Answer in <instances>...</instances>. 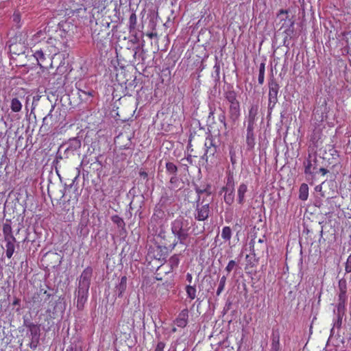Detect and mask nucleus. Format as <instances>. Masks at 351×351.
<instances>
[{
    "label": "nucleus",
    "instance_id": "obj_1",
    "mask_svg": "<svg viewBox=\"0 0 351 351\" xmlns=\"http://www.w3.org/2000/svg\"><path fill=\"white\" fill-rule=\"evenodd\" d=\"M81 146V140L78 137L70 138L67 141L62 143L58 147L56 159L53 160L52 165H50V167H49L48 165H45L43 167V173L48 171L49 173H52V170L54 169L57 176H60V169L64 165L62 160L79 158Z\"/></svg>",
    "mask_w": 351,
    "mask_h": 351
},
{
    "label": "nucleus",
    "instance_id": "obj_2",
    "mask_svg": "<svg viewBox=\"0 0 351 351\" xmlns=\"http://www.w3.org/2000/svg\"><path fill=\"white\" fill-rule=\"evenodd\" d=\"M260 243V247L255 248L256 237L251 239L249 243L251 255L247 254L245 256L246 265L245 269H249L256 267L258 262V256L263 253L264 250L267 248L266 239L265 236L258 239Z\"/></svg>",
    "mask_w": 351,
    "mask_h": 351
},
{
    "label": "nucleus",
    "instance_id": "obj_3",
    "mask_svg": "<svg viewBox=\"0 0 351 351\" xmlns=\"http://www.w3.org/2000/svg\"><path fill=\"white\" fill-rule=\"evenodd\" d=\"M48 194L51 199H52V201H58L59 199L63 198V199L60 202V206L61 208L62 212L64 213H71L72 215H73L74 209L77 202V199L75 196H74L73 197H70L67 199L66 196H65L64 194L62 193H61L60 195L56 196L53 194L52 186H48Z\"/></svg>",
    "mask_w": 351,
    "mask_h": 351
},
{
    "label": "nucleus",
    "instance_id": "obj_4",
    "mask_svg": "<svg viewBox=\"0 0 351 351\" xmlns=\"http://www.w3.org/2000/svg\"><path fill=\"white\" fill-rule=\"evenodd\" d=\"M134 328V320L132 315L122 316L117 329L119 338L126 341L131 337V333Z\"/></svg>",
    "mask_w": 351,
    "mask_h": 351
},
{
    "label": "nucleus",
    "instance_id": "obj_5",
    "mask_svg": "<svg viewBox=\"0 0 351 351\" xmlns=\"http://www.w3.org/2000/svg\"><path fill=\"white\" fill-rule=\"evenodd\" d=\"M171 230L173 234L177 238V241H174L173 247L178 243L183 244L189 236L188 228H183V223L181 220H175L172 223Z\"/></svg>",
    "mask_w": 351,
    "mask_h": 351
},
{
    "label": "nucleus",
    "instance_id": "obj_6",
    "mask_svg": "<svg viewBox=\"0 0 351 351\" xmlns=\"http://www.w3.org/2000/svg\"><path fill=\"white\" fill-rule=\"evenodd\" d=\"M304 165L306 174L315 175L322 173L324 176L329 172L326 169L318 165V161L315 158L311 159L310 156L309 158L304 162Z\"/></svg>",
    "mask_w": 351,
    "mask_h": 351
},
{
    "label": "nucleus",
    "instance_id": "obj_7",
    "mask_svg": "<svg viewBox=\"0 0 351 351\" xmlns=\"http://www.w3.org/2000/svg\"><path fill=\"white\" fill-rule=\"evenodd\" d=\"M279 84L274 80L269 83V104L268 110H271L278 102Z\"/></svg>",
    "mask_w": 351,
    "mask_h": 351
},
{
    "label": "nucleus",
    "instance_id": "obj_8",
    "mask_svg": "<svg viewBox=\"0 0 351 351\" xmlns=\"http://www.w3.org/2000/svg\"><path fill=\"white\" fill-rule=\"evenodd\" d=\"M164 215V211L161 209H155L149 223V229L152 228V231L156 233L158 228L162 225Z\"/></svg>",
    "mask_w": 351,
    "mask_h": 351
},
{
    "label": "nucleus",
    "instance_id": "obj_9",
    "mask_svg": "<svg viewBox=\"0 0 351 351\" xmlns=\"http://www.w3.org/2000/svg\"><path fill=\"white\" fill-rule=\"evenodd\" d=\"M90 287L78 285L77 291V307L78 309H82L84 304L86 302L88 297V290Z\"/></svg>",
    "mask_w": 351,
    "mask_h": 351
},
{
    "label": "nucleus",
    "instance_id": "obj_10",
    "mask_svg": "<svg viewBox=\"0 0 351 351\" xmlns=\"http://www.w3.org/2000/svg\"><path fill=\"white\" fill-rule=\"evenodd\" d=\"M80 167L82 169V176H88L89 174L94 173L93 170L96 169L97 170L99 169V168H101V164L97 162H94L91 164H89V162L86 160L85 158L82 159V161L81 162Z\"/></svg>",
    "mask_w": 351,
    "mask_h": 351
},
{
    "label": "nucleus",
    "instance_id": "obj_11",
    "mask_svg": "<svg viewBox=\"0 0 351 351\" xmlns=\"http://www.w3.org/2000/svg\"><path fill=\"white\" fill-rule=\"evenodd\" d=\"M210 213V208L209 204L206 203L205 204H197L196 208V213L195 215V218L198 221H204L206 220Z\"/></svg>",
    "mask_w": 351,
    "mask_h": 351
},
{
    "label": "nucleus",
    "instance_id": "obj_12",
    "mask_svg": "<svg viewBox=\"0 0 351 351\" xmlns=\"http://www.w3.org/2000/svg\"><path fill=\"white\" fill-rule=\"evenodd\" d=\"M189 322V310L186 308L182 309L173 321L174 324L181 328H185Z\"/></svg>",
    "mask_w": 351,
    "mask_h": 351
},
{
    "label": "nucleus",
    "instance_id": "obj_13",
    "mask_svg": "<svg viewBox=\"0 0 351 351\" xmlns=\"http://www.w3.org/2000/svg\"><path fill=\"white\" fill-rule=\"evenodd\" d=\"M204 146L205 153L202 156V158L208 160L209 158L215 156V154L217 152V147L213 144V141L210 138H207L206 139Z\"/></svg>",
    "mask_w": 351,
    "mask_h": 351
},
{
    "label": "nucleus",
    "instance_id": "obj_14",
    "mask_svg": "<svg viewBox=\"0 0 351 351\" xmlns=\"http://www.w3.org/2000/svg\"><path fill=\"white\" fill-rule=\"evenodd\" d=\"M92 275V267H87L86 268H85L80 277L79 285L90 287Z\"/></svg>",
    "mask_w": 351,
    "mask_h": 351
},
{
    "label": "nucleus",
    "instance_id": "obj_15",
    "mask_svg": "<svg viewBox=\"0 0 351 351\" xmlns=\"http://www.w3.org/2000/svg\"><path fill=\"white\" fill-rule=\"evenodd\" d=\"M228 114L229 119L235 123L240 117V104L230 105Z\"/></svg>",
    "mask_w": 351,
    "mask_h": 351
},
{
    "label": "nucleus",
    "instance_id": "obj_16",
    "mask_svg": "<svg viewBox=\"0 0 351 351\" xmlns=\"http://www.w3.org/2000/svg\"><path fill=\"white\" fill-rule=\"evenodd\" d=\"M172 271V269L168 267L165 263H164L158 267L156 272V278L158 280H162L163 275H167Z\"/></svg>",
    "mask_w": 351,
    "mask_h": 351
},
{
    "label": "nucleus",
    "instance_id": "obj_17",
    "mask_svg": "<svg viewBox=\"0 0 351 351\" xmlns=\"http://www.w3.org/2000/svg\"><path fill=\"white\" fill-rule=\"evenodd\" d=\"M294 23V21L292 19H288L287 27L284 30V33L286 34L283 42L284 45H287V41L292 38L295 32Z\"/></svg>",
    "mask_w": 351,
    "mask_h": 351
},
{
    "label": "nucleus",
    "instance_id": "obj_18",
    "mask_svg": "<svg viewBox=\"0 0 351 351\" xmlns=\"http://www.w3.org/2000/svg\"><path fill=\"white\" fill-rule=\"evenodd\" d=\"M4 241H5L6 256L8 258H11L14 252V250H15L14 243L16 241V238H13L11 239H4Z\"/></svg>",
    "mask_w": 351,
    "mask_h": 351
},
{
    "label": "nucleus",
    "instance_id": "obj_19",
    "mask_svg": "<svg viewBox=\"0 0 351 351\" xmlns=\"http://www.w3.org/2000/svg\"><path fill=\"white\" fill-rule=\"evenodd\" d=\"M126 287H127V277L124 276L121 278L120 282L115 287V292L119 298H121L123 296V293L126 290Z\"/></svg>",
    "mask_w": 351,
    "mask_h": 351
},
{
    "label": "nucleus",
    "instance_id": "obj_20",
    "mask_svg": "<svg viewBox=\"0 0 351 351\" xmlns=\"http://www.w3.org/2000/svg\"><path fill=\"white\" fill-rule=\"evenodd\" d=\"M224 97L229 102L230 105L239 104L237 99V93L233 90H228L224 93Z\"/></svg>",
    "mask_w": 351,
    "mask_h": 351
},
{
    "label": "nucleus",
    "instance_id": "obj_21",
    "mask_svg": "<svg viewBox=\"0 0 351 351\" xmlns=\"http://www.w3.org/2000/svg\"><path fill=\"white\" fill-rule=\"evenodd\" d=\"M27 327L31 333L32 339L37 340L40 336V327L34 323H29Z\"/></svg>",
    "mask_w": 351,
    "mask_h": 351
},
{
    "label": "nucleus",
    "instance_id": "obj_22",
    "mask_svg": "<svg viewBox=\"0 0 351 351\" xmlns=\"http://www.w3.org/2000/svg\"><path fill=\"white\" fill-rule=\"evenodd\" d=\"M280 348V335L277 332L272 335L271 351H279Z\"/></svg>",
    "mask_w": 351,
    "mask_h": 351
},
{
    "label": "nucleus",
    "instance_id": "obj_23",
    "mask_svg": "<svg viewBox=\"0 0 351 351\" xmlns=\"http://www.w3.org/2000/svg\"><path fill=\"white\" fill-rule=\"evenodd\" d=\"M165 263L173 271L174 269L178 267L180 263L179 256L177 254L173 255Z\"/></svg>",
    "mask_w": 351,
    "mask_h": 351
},
{
    "label": "nucleus",
    "instance_id": "obj_24",
    "mask_svg": "<svg viewBox=\"0 0 351 351\" xmlns=\"http://www.w3.org/2000/svg\"><path fill=\"white\" fill-rule=\"evenodd\" d=\"M3 234L4 239L15 238L12 234V228L10 223H5L3 226Z\"/></svg>",
    "mask_w": 351,
    "mask_h": 351
},
{
    "label": "nucleus",
    "instance_id": "obj_25",
    "mask_svg": "<svg viewBox=\"0 0 351 351\" xmlns=\"http://www.w3.org/2000/svg\"><path fill=\"white\" fill-rule=\"evenodd\" d=\"M187 298L190 300H193L197 296V289L195 285H187L185 287Z\"/></svg>",
    "mask_w": 351,
    "mask_h": 351
},
{
    "label": "nucleus",
    "instance_id": "obj_26",
    "mask_svg": "<svg viewBox=\"0 0 351 351\" xmlns=\"http://www.w3.org/2000/svg\"><path fill=\"white\" fill-rule=\"evenodd\" d=\"M171 188L172 189H180L184 184V182L181 181L180 177H171L170 179Z\"/></svg>",
    "mask_w": 351,
    "mask_h": 351
},
{
    "label": "nucleus",
    "instance_id": "obj_27",
    "mask_svg": "<svg viewBox=\"0 0 351 351\" xmlns=\"http://www.w3.org/2000/svg\"><path fill=\"white\" fill-rule=\"evenodd\" d=\"M346 286L339 283V302L346 303L347 295H346Z\"/></svg>",
    "mask_w": 351,
    "mask_h": 351
},
{
    "label": "nucleus",
    "instance_id": "obj_28",
    "mask_svg": "<svg viewBox=\"0 0 351 351\" xmlns=\"http://www.w3.org/2000/svg\"><path fill=\"white\" fill-rule=\"evenodd\" d=\"M308 196V186L306 184H302L299 190V197L302 200H306Z\"/></svg>",
    "mask_w": 351,
    "mask_h": 351
},
{
    "label": "nucleus",
    "instance_id": "obj_29",
    "mask_svg": "<svg viewBox=\"0 0 351 351\" xmlns=\"http://www.w3.org/2000/svg\"><path fill=\"white\" fill-rule=\"evenodd\" d=\"M258 114V106L256 105L252 106L249 110L247 122L255 123L256 117Z\"/></svg>",
    "mask_w": 351,
    "mask_h": 351
},
{
    "label": "nucleus",
    "instance_id": "obj_30",
    "mask_svg": "<svg viewBox=\"0 0 351 351\" xmlns=\"http://www.w3.org/2000/svg\"><path fill=\"white\" fill-rule=\"evenodd\" d=\"M246 191L247 186L244 184H241L238 189V200L239 204H242L243 202Z\"/></svg>",
    "mask_w": 351,
    "mask_h": 351
},
{
    "label": "nucleus",
    "instance_id": "obj_31",
    "mask_svg": "<svg viewBox=\"0 0 351 351\" xmlns=\"http://www.w3.org/2000/svg\"><path fill=\"white\" fill-rule=\"evenodd\" d=\"M10 108L13 112H18L21 110L22 104L17 98H14L12 99Z\"/></svg>",
    "mask_w": 351,
    "mask_h": 351
},
{
    "label": "nucleus",
    "instance_id": "obj_32",
    "mask_svg": "<svg viewBox=\"0 0 351 351\" xmlns=\"http://www.w3.org/2000/svg\"><path fill=\"white\" fill-rule=\"evenodd\" d=\"M195 189H196V192L197 193L199 197L200 196V195H202L204 193H206L208 195H210L211 193V191H210L211 186H210V185H209L208 184L204 185L202 187L197 186L196 185Z\"/></svg>",
    "mask_w": 351,
    "mask_h": 351
},
{
    "label": "nucleus",
    "instance_id": "obj_33",
    "mask_svg": "<svg viewBox=\"0 0 351 351\" xmlns=\"http://www.w3.org/2000/svg\"><path fill=\"white\" fill-rule=\"evenodd\" d=\"M232 237V230L229 226H225L222 228L221 237L223 240L229 241Z\"/></svg>",
    "mask_w": 351,
    "mask_h": 351
},
{
    "label": "nucleus",
    "instance_id": "obj_34",
    "mask_svg": "<svg viewBox=\"0 0 351 351\" xmlns=\"http://www.w3.org/2000/svg\"><path fill=\"white\" fill-rule=\"evenodd\" d=\"M34 58L36 59L37 62H38V64L40 66V67H43V62H44V60H45V54L43 52V51L41 50H38L36 51L34 54Z\"/></svg>",
    "mask_w": 351,
    "mask_h": 351
},
{
    "label": "nucleus",
    "instance_id": "obj_35",
    "mask_svg": "<svg viewBox=\"0 0 351 351\" xmlns=\"http://www.w3.org/2000/svg\"><path fill=\"white\" fill-rule=\"evenodd\" d=\"M136 20H137V18H136V15L135 13H132L130 16V19H129V29H130V32H132L133 30L135 29L136 28Z\"/></svg>",
    "mask_w": 351,
    "mask_h": 351
},
{
    "label": "nucleus",
    "instance_id": "obj_36",
    "mask_svg": "<svg viewBox=\"0 0 351 351\" xmlns=\"http://www.w3.org/2000/svg\"><path fill=\"white\" fill-rule=\"evenodd\" d=\"M246 143L248 149H252L255 145L254 133H247Z\"/></svg>",
    "mask_w": 351,
    "mask_h": 351
},
{
    "label": "nucleus",
    "instance_id": "obj_37",
    "mask_svg": "<svg viewBox=\"0 0 351 351\" xmlns=\"http://www.w3.org/2000/svg\"><path fill=\"white\" fill-rule=\"evenodd\" d=\"M226 282V276H223L222 277H221L220 280H219V286H218V288H217V292H216L217 295L219 296L222 293V291H223V289L225 288Z\"/></svg>",
    "mask_w": 351,
    "mask_h": 351
},
{
    "label": "nucleus",
    "instance_id": "obj_38",
    "mask_svg": "<svg viewBox=\"0 0 351 351\" xmlns=\"http://www.w3.org/2000/svg\"><path fill=\"white\" fill-rule=\"evenodd\" d=\"M21 14L19 12H15L12 15V21L15 23L16 27L18 29L21 27Z\"/></svg>",
    "mask_w": 351,
    "mask_h": 351
},
{
    "label": "nucleus",
    "instance_id": "obj_39",
    "mask_svg": "<svg viewBox=\"0 0 351 351\" xmlns=\"http://www.w3.org/2000/svg\"><path fill=\"white\" fill-rule=\"evenodd\" d=\"M42 294L46 295L45 300H49L50 298V297L51 296V295L49 293H48L47 291V290L40 288L39 290V292L37 294H35L34 295V297H33L34 301L36 302V300Z\"/></svg>",
    "mask_w": 351,
    "mask_h": 351
},
{
    "label": "nucleus",
    "instance_id": "obj_40",
    "mask_svg": "<svg viewBox=\"0 0 351 351\" xmlns=\"http://www.w3.org/2000/svg\"><path fill=\"white\" fill-rule=\"evenodd\" d=\"M112 221H113V223H116L119 227H123L125 226L123 219L119 215L112 216Z\"/></svg>",
    "mask_w": 351,
    "mask_h": 351
},
{
    "label": "nucleus",
    "instance_id": "obj_41",
    "mask_svg": "<svg viewBox=\"0 0 351 351\" xmlns=\"http://www.w3.org/2000/svg\"><path fill=\"white\" fill-rule=\"evenodd\" d=\"M166 168L169 173H175L177 171V167L173 162H167Z\"/></svg>",
    "mask_w": 351,
    "mask_h": 351
},
{
    "label": "nucleus",
    "instance_id": "obj_42",
    "mask_svg": "<svg viewBox=\"0 0 351 351\" xmlns=\"http://www.w3.org/2000/svg\"><path fill=\"white\" fill-rule=\"evenodd\" d=\"M346 303H342V302H338L337 304V315H343L346 311Z\"/></svg>",
    "mask_w": 351,
    "mask_h": 351
},
{
    "label": "nucleus",
    "instance_id": "obj_43",
    "mask_svg": "<svg viewBox=\"0 0 351 351\" xmlns=\"http://www.w3.org/2000/svg\"><path fill=\"white\" fill-rule=\"evenodd\" d=\"M230 160L232 162V165L233 167L234 165L237 163V156H236V152L232 147H231L230 149Z\"/></svg>",
    "mask_w": 351,
    "mask_h": 351
},
{
    "label": "nucleus",
    "instance_id": "obj_44",
    "mask_svg": "<svg viewBox=\"0 0 351 351\" xmlns=\"http://www.w3.org/2000/svg\"><path fill=\"white\" fill-rule=\"evenodd\" d=\"M237 266V263L234 260H231L228 262L227 266L226 267L225 270L229 274L230 271L233 270V269Z\"/></svg>",
    "mask_w": 351,
    "mask_h": 351
},
{
    "label": "nucleus",
    "instance_id": "obj_45",
    "mask_svg": "<svg viewBox=\"0 0 351 351\" xmlns=\"http://www.w3.org/2000/svg\"><path fill=\"white\" fill-rule=\"evenodd\" d=\"M220 110H221V114L219 116V120L223 125L225 129H226L227 128V123L226 122L225 112L221 108H220Z\"/></svg>",
    "mask_w": 351,
    "mask_h": 351
},
{
    "label": "nucleus",
    "instance_id": "obj_46",
    "mask_svg": "<svg viewBox=\"0 0 351 351\" xmlns=\"http://www.w3.org/2000/svg\"><path fill=\"white\" fill-rule=\"evenodd\" d=\"M345 270L347 273L351 272V254L348 256L346 263Z\"/></svg>",
    "mask_w": 351,
    "mask_h": 351
},
{
    "label": "nucleus",
    "instance_id": "obj_47",
    "mask_svg": "<svg viewBox=\"0 0 351 351\" xmlns=\"http://www.w3.org/2000/svg\"><path fill=\"white\" fill-rule=\"evenodd\" d=\"M79 91H80L82 94L87 95L90 97H93L95 94V92L93 90H84L79 88Z\"/></svg>",
    "mask_w": 351,
    "mask_h": 351
},
{
    "label": "nucleus",
    "instance_id": "obj_48",
    "mask_svg": "<svg viewBox=\"0 0 351 351\" xmlns=\"http://www.w3.org/2000/svg\"><path fill=\"white\" fill-rule=\"evenodd\" d=\"M165 348V343L162 341H159L155 349H154V351H164V349Z\"/></svg>",
    "mask_w": 351,
    "mask_h": 351
},
{
    "label": "nucleus",
    "instance_id": "obj_49",
    "mask_svg": "<svg viewBox=\"0 0 351 351\" xmlns=\"http://www.w3.org/2000/svg\"><path fill=\"white\" fill-rule=\"evenodd\" d=\"M60 182L64 183L66 186H71L72 184L74 183L75 180L77 178V177H74V179L71 180V182L69 184H67L66 181L64 180V177L60 176L58 177Z\"/></svg>",
    "mask_w": 351,
    "mask_h": 351
},
{
    "label": "nucleus",
    "instance_id": "obj_50",
    "mask_svg": "<svg viewBox=\"0 0 351 351\" xmlns=\"http://www.w3.org/2000/svg\"><path fill=\"white\" fill-rule=\"evenodd\" d=\"M214 68L215 69V73H216L215 79H216V80H219V71H220L219 64L218 62H216L215 66H214Z\"/></svg>",
    "mask_w": 351,
    "mask_h": 351
},
{
    "label": "nucleus",
    "instance_id": "obj_51",
    "mask_svg": "<svg viewBox=\"0 0 351 351\" xmlns=\"http://www.w3.org/2000/svg\"><path fill=\"white\" fill-rule=\"evenodd\" d=\"M55 106H56L55 104L51 106V108L49 112L48 113V114L46 117H44L43 122L47 121L49 119H51L52 117V112L53 111Z\"/></svg>",
    "mask_w": 351,
    "mask_h": 351
},
{
    "label": "nucleus",
    "instance_id": "obj_52",
    "mask_svg": "<svg viewBox=\"0 0 351 351\" xmlns=\"http://www.w3.org/2000/svg\"><path fill=\"white\" fill-rule=\"evenodd\" d=\"M255 123L247 122V133H254V125Z\"/></svg>",
    "mask_w": 351,
    "mask_h": 351
},
{
    "label": "nucleus",
    "instance_id": "obj_53",
    "mask_svg": "<svg viewBox=\"0 0 351 351\" xmlns=\"http://www.w3.org/2000/svg\"><path fill=\"white\" fill-rule=\"evenodd\" d=\"M337 320L336 323L335 324V326H336L337 328H340L341 326L342 318H343V315H337Z\"/></svg>",
    "mask_w": 351,
    "mask_h": 351
},
{
    "label": "nucleus",
    "instance_id": "obj_54",
    "mask_svg": "<svg viewBox=\"0 0 351 351\" xmlns=\"http://www.w3.org/2000/svg\"><path fill=\"white\" fill-rule=\"evenodd\" d=\"M264 75H265V73L259 72L258 80V83L260 84H262L264 82Z\"/></svg>",
    "mask_w": 351,
    "mask_h": 351
},
{
    "label": "nucleus",
    "instance_id": "obj_55",
    "mask_svg": "<svg viewBox=\"0 0 351 351\" xmlns=\"http://www.w3.org/2000/svg\"><path fill=\"white\" fill-rule=\"evenodd\" d=\"M209 109H210V113L208 115V119H210L211 117H213V119L214 118L213 115H214V112L215 110V108L213 106H209Z\"/></svg>",
    "mask_w": 351,
    "mask_h": 351
},
{
    "label": "nucleus",
    "instance_id": "obj_56",
    "mask_svg": "<svg viewBox=\"0 0 351 351\" xmlns=\"http://www.w3.org/2000/svg\"><path fill=\"white\" fill-rule=\"evenodd\" d=\"M186 280L189 282V285H191L193 280V276L192 274L190 273H187L186 276Z\"/></svg>",
    "mask_w": 351,
    "mask_h": 351
},
{
    "label": "nucleus",
    "instance_id": "obj_57",
    "mask_svg": "<svg viewBox=\"0 0 351 351\" xmlns=\"http://www.w3.org/2000/svg\"><path fill=\"white\" fill-rule=\"evenodd\" d=\"M288 16L286 17V19H282L281 21H284V23L281 27V28H287L288 25Z\"/></svg>",
    "mask_w": 351,
    "mask_h": 351
},
{
    "label": "nucleus",
    "instance_id": "obj_58",
    "mask_svg": "<svg viewBox=\"0 0 351 351\" xmlns=\"http://www.w3.org/2000/svg\"><path fill=\"white\" fill-rule=\"evenodd\" d=\"M288 14L287 10L281 9L278 11V12L277 14V16L279 17L281 14Z\"/></svg>",
    "mask_w": 351,
    "mask_h": 351
},
{
    "label": "nucleus",
    "instance_id": "obj_59",
    "mask_svg": "<svg viewBox=\"0 0 351 351\" xmlns=\"http://www.w3.org/2000/svg\"><path fill=\"white\" fill-rule=\"evenodd\" d=\"M265 64L264 62L261 63L260 66H259V72L265 73Z\"/></svg>",
    "mask_w": 351,
    "mask_h": 351
},
{
    "label": "nucleus",
    "instance_id": "obj_60",
    "mask_svg": "<svg viewBox=\"0 0 351 351\" xmlns=\"http://www.w3.org/2000/svg\"><path fill=\"white\" fill-rule=\"evenodd\" d=\"M87 223H88V219H86V220L82 219L80 223V226H81L82 227H85L87 226Z\"/></svg>",
    "mask_w": 351,
    "mask_h": 351
},
{
    "label": "nucleus",
    "instance_id": "obj_61",
    "mask_svg": "<svg viewBox=\"0 0 351 351\" xmlns=\"http://www.w3.org/2000/svg\"><path fill=\"white\" fill-rule=\"evenodd\" d=\"M20 302H21L20 299L16 298H14V301L12 302V305L13 306L19 305Z\"/></svg>",
    "mask_w": 351,
    "mask_h": 351
},
{
    "label": "nucleus",
    "instance_id": "obj_62",
    "mask_svg": "<svg viewBox=\"0 0 351 351\" xmlns=\"http://www.w3.org/2000/svg\"><path fill=\"white\" fill-rule=\"evenodd\" d=\"M153 256H154V258H155L156 259H158V261H160L161 259H162V260H163V259H165V258H164V257H162V254H160V256H159L158 257V255H155V254H154Z\"/></svg>",
    "mask_w": 351,
    "mask_h": 351
},
{
    "label": "nucleus",
    "instance_id": "obj_63",
    "mask_svg": "<svg viewBox=\"0 0 351 351\" xmlns=\"http://www.w3.org/2000/svg\"><path fill=\"white\" fill-rule=\"evenodd\" d=\"M139 176H147V173L145 171L141 169L139 171Z\"/></svg>",
    "mask_w": 351,
    "mask_h": 351
},
{
    "label": "nucleus",
    "instance_id": "obj_64",
    "mask_svg": "<svg viewBox=\"0 0 351 351\" xmlns=\"http://www.w3.org/2000/svg\"><path fill=\"white\" fill-rule=\"evenodd\" d=\"M147 36L150 38H152L154 36H156V33H150V34H148Z\"/></svg>",
    "mask_w": 351,
    "mask_h": 351
}]
</instances>
